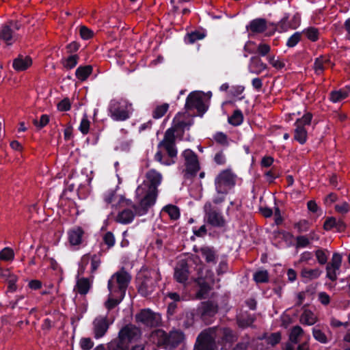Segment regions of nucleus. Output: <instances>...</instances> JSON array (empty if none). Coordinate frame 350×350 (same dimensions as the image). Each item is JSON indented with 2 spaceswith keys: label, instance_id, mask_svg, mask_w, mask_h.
<instances>
[{
  "label": "nucleus",
  "instance_id": "a19ab883",
  "mask_svg": "<svg viewBox=\"0 0 350 350\" xmlns=\"http://www.w3.org/2000/svg\"><path fill=\"white\" fill-rule=\"evenodd\" d=\"M312 335L314 339L321 343H327V338L326 335L320 329L317 327L312 329Z\"/></svg>",
  "mask_w": 350,
  "mask_h": 350
},
{
  "label": "nucleus",
  "instance_id": "bf43d9fd",
  "mask_svg": "<svg viewBox=\"0 0 350 350\" xmlns=\"http://www.w3.org/2000/svg\"><path fill=\"white\" fill-rule=\"evenodd\" d=\"M17 281V278L15 275H10L8 279V291L14 292L17 289V286L16 285V282Z\"/></svg>",
  "mask_w": 350,
  "mask_h": 350
},
{
  "label": "nucleus",
  "instance_id": "f8f14e48",
  "mask_svg": "<svg viewBox=\"0 0 350 350\" xmlns=\"http://www.w3.org/2000/svg\"><path fill=\"white\" fill-rule=\"evenodd\" d=\"M312 118V115L310 113H307L295 122L296 129H295L294 139L301 144L306 142L307 131L305 126L310 124Z\"/></svg>",
  "mask_w": 350,
  "mask_h": 350
},
{
  "label": "nucleus",
  "instance_id": "f03ea898",
  "mask_svg": "<svg viewBox=\"0 0 350 350\" xmlns=\"http://www.w3.org/2000/svg\"><path fill=\"white\" fill-rule=\"evenodd\" d=\"M191 125L190 122H185L180 119V116H176L173 120V125L171 128L168 129L164 135V137L158 145L159 148H163L168 156L173 159L177 155V150L175 148V132L183 133L186 128Z\"/></svg>",
  "mask_w": 350,
  "mask_h": 350
},
{
  "label": "nucleus",
  "instance_id": "b1692460",
  "mask_svg": "<svg viewBox=\"0 0 350 350\" xmlns=\"http://www.w3.org/2000/svg\"><path fill=\"white\" fill-rule=\"evenodd\" d=\"M332 66L329 59L325 56H321L315 59L314 70L317 75H321L327 67Z\"/></svg>",
  "mask_w": 350,
  "mask_h": 350
},
{
  "label": "nucleus",
  "instance_id": "bb28decb",
  "mask_svg": "<svg viewBox=\"0 0 350 350\" xmlns=\"http://www.w3.org/2000/svg\"><path fill=\"white\" fill-rule=\"evenodd\" d=\"M83 233L84 232L81 227H76L70 230L68 235L70 244L72 245L81 244Z\"/></svg>",
  "mask_w": 350,
  "mask_h": 350
},
{
  "label": "nucleus",
  "instance_id": "6e6d98bb",
  "mask_svg": "<svg viewBox=\"0 0 350 350\" xmlns=\"http://www.w3.org/2000/svg\"><path fill=\"white\" fill-rule=\"evenodd\" d=\"M295 227L297 228L299 232H304L309 229V223L307 220H301L295 224Z\"/></svg>",
  "mask_w": 350,
  "mask_h": 350
},
{
  "label": "nucleus",
  "instance_id": "a211bd4d",
  "mask_svg": "<svg viewBox=\"0 0 350 350\" xmlns=\"http://www.w3.org/2000/svg\"><path fill=\"white\" fill-rule=\"evenodd\" d=\"M267 28V21L264 18L254 19L246 27L247 30L251 32L249 33L250 36L251 33H261L264 32Z\"/></svg>",
  "mask_w": 350,
  "mask_h": 350
},
{
  "label": "nucleus",
  "instance_id": "5fc2aeb1",
  "mask_svg": "<svg viewBox=\"0 0 350 350\" xmlns=\"http://www.w3.org/2000/svg\"><path fill=\"white\" fill-rule=\"evenodd\" d=\"M49 117L47 115H42L39 122L36 119L33 120V124L39 129H42L45 126L49 123Z\"/></svg>",
  "mask_w": 350,
  "mask_h": 350
},
{
  "label": "nucleus",
  "instance_id": "5701e85b",
  "mask_svg": "<svg viewBox=\"0 0 350 350\" xmlns=\"http://www.w3.org/2000/svg\"><path fill=\"white\" fill-rule=\"evenodd\" d=\"M199 251L207 263L216 264L217 255L213 247L204 246L201 247Z\"/></svg>",
  "mask_w": 350,
  "mask_h": 350
},
{
  "label": "nucleus",
  "instance_id": "9d476101",
  "mask_svg": "<svg viewBox=\"0 0 350 350\" xmlns=\"http://www.w3.org/2000/svg\"><path fill=\"white\" fill-rule=\"evenodd\" d=\"M205 100L206 96L203 92H191L187 98L185 108L187 109H196L198 113L203 114L208 108Z\"/></svg>",
  "mask_w": 350,
  "mask_h": 350
},
{
  "label": "nucleus",
  "instance_id": "7c9ffc66",
  "mask_svg": "<svg viewBox=\"0 0 350 350\" xmlns=\"http://www.w3.org/2000/svg\"><path fill=\"white\" fill-rule=\"evenodd\" d=\"M254 321V317L247 314H242L237 318V325L241 328H245L251 326Z\"/></svg>",
  "mask_w": 350,
  "mask_h": 350
},
{
  "label": "nucleus",
  "instance_id": "13d9d810",
  "mask_svg": "<svg viewBox=\"0 0 350 350\" xmlns=\"http://www.w3.org/2000/svg\"><path fill=\"white\" fill-rule=\"evenodd\" d=\"M271 51V47L269 44L261 43L257 46V52L262 56L267 55Z\"/></svg>",
  "mask_w": 350,
  "mask_h": 350
},
{
  "label": "nucleus",
  "instance_id": "37998d69",
  "mask_svg": "<svg viewBox=\"0 0 350 350\" xmlns=\"http://www.w3.org/2000/svg\"><path fill=\"white\" fill-rule=\"evenodd\" d=\"M14 257V253L12 249L5 247L0 252V259L3 260H11Z\"/></svg>",
  "mask_w": 350,
  "mask_h": 350
},
{
  "label": "nucleus",
  "instance_id": "cd10ccee",
  "mask_svg": "<svg viewBox=\"0 0 350 350\" xmlns=\"http://www.w3.org/2000/svg\"><path fill=\"white\" fill-rule=\"evenodd\" d=\"M135 217V213L130 209L126 208L120 211L116 217L118 223L126 224L131 223Z\"/></svg>",
  "mask_w": 350,
  "mask_h": 350
},
{
  "label": "nucleus",
  "instance_id": "423d86ee",
  "mask_svg": "<svg viewBox=\"0 0 350 350\" xmlns=\"http://www.w3.org/2000/svg\"><path fill=\"white\" fill-rule=\"evenodd\" d=\"M157 274L154 271H143L137 277L138 292L144 297L150 295L157 285Z\"/></svg>",
  "mask_w": 350,
  "mask_h": 350
},
{
  "label": "nucleus",
  "instance_id": "72a5a7b5",
  "mask_svg": "<svg viewBox=\"0 0 350 350\" xmlns=\"http://www.w3.org/2000/svg\"><path fill=\"white\" fill-rule=\"evenodd\" d=\"M349 94V90H339L333 91L330 94V100L334 103L340 102L346 98Z\"/></svg>",
  "mask_w": 350,
  "mask_h": 350
},
{
  "label": "nucleus",
  "instance_id": "ea45409f",
  "mask_svg": "<svg viewBox=\"0 0 350 350\" xmlns=\"http://www.w3.org/2000/svg\"><path fill=\"white\" fill-rule=\"evenodd\" d=\"M243 116L240 110H235L233 114L229 118V122L234 125L238 126L241 124L243 122Z\"/></svg>",
  "mask_w": 350,
  "mask_h": 350
},
{
  "label": "nucleus",
  "instance_id": "20e7f679",
  "mask_svg": "<svg viewBox=\"0 0 350 350\" xmlns=\"http://www.w3.org/2000/svg\"><path fill=\"white\" fill-rule=\"evenodd\" d=\"M131 280L130 274L122 268L111 276L108 282V289L117 292L119 297H124Z\"/></svg>",
  "mask_w": 350,
  "mask_h": 350
},
{
  "label": "nucleus",
  "instance_id": "6ab92c4d",
  "mask_svg": "<svg viewBox=\"0 0 350 350\" xmlns=\"http://www.w3.org/2000/svg\"><path fill=\"white\" fill-rule=\"evenodd\" d=\"M202 318L205 319L206 317L214 316L218 311L217 305L211 301L202 303L199 308Z\"/></svg>",
  "mask_w": 350,
  "mask_h": 350
},
{
  "label": "nucleus",
  "instance_id": "7ed1b4c3",
  "mask_svg": "<svg viewBox=\"0 0 350 350\" xmlns=\"http://www.w3.org/2000/svg\"><path fill=\"white\" fill-rule=\"evenodd\" d=\"M185 334L180 329H172L169 333L163 329H156L150 334L151 340L158 347L172 350L180 345L185 340Z\"/></svg>",
  "mask_w": 350,
  "mask_h": 350
},
{
  "label": "nucleus",
  "instance_id": "774afa93",
  "mask_svg": "<svg viewBox=\"0 0 350 350\" xmlns=\"http://www.w3.org/2000/svg\"><path fill=\"white\" fill-rule=\"evenodd\" d=\"M214 160L219 165H223L226 162V158L222 152H217L215 155Z\"/></svg>",
  "mask_w": 350,
  "mask_h": 350
},
{
  "label": "nucleus",
  "instance_id": "1a4fd4ad",
  "mask_svg": "<svg viewBox=\"0 0 350 350\" xmlns=\"http://www.w3.org/2000/svg\"><path fill=\"white\" fill-rule=\"evenodd\" d=\"M234 185V178L230 170H224L216 177L215 189L218 194L226 195Z\"/></svg>",
  "mask_w": 350,
  "mask_h": 350
},
{
  "label": "nucleus",
  "instance_id": "4d7b16f0",
  "mask_svg": "<svg viewBox=\"0 0 350 350\" xmlns=\"http://www.w3.org/2000/svg\"><path fill=\"white\" fill-rule=\"evenodd\" d=\"M100 265V258L97 255L91 256V273H94Z\"/></svg>",
  "mask_w": 350,
  "mask_h": 350
},
{
  "label": "nucleus",
  "instance_id": "052dcab7",
  "mask_svg": "<svg viewBox=\"0 0 350 350\" xmlns=\"http://www.w3.org/2000/svg\"><path fill=\"white\" fill-rule=\"evenodd\" d=\"M80 35L84 40H88L93 36V31L85 26H81L80 28Z\"/></svg>",
  "mask_w": 350,
  "mask_h": 350
},
{
  "label": "nucleus",
  "instance_id": "f704fd0d",
  "mask_svg": "<svg viewBox=\"0 0 350 350\" xmlns=\"http://www.w3.org/2000/svg\"><path fill=\"white\" fill-rule=\"evenodd\" d=\"M321 274V271L319 269H303L301 275L303 278L313 280L318 278Z\"/></svg>",
  "mask_w": 350,
  "mask_h": 350
},
{
  "label": "nucleus",
  "instance_id": "f3484780",
  "mask_svg": "<svg viewBox=\"0 0 350 350\" xmlns=\"http://www.w3.org/2000/svg\"><path fill=\"white\" fill-rule=\"evenodd\" d=\"M216 333L215 337L218 339V342L221 344H232L237 340V335L228 327H215Z\"/></svg>",
  "mask_w": 350,
  "mask_h": 350
},
{
  "label": "nucleus",
  "instance_id": "79ce46f5",
  "mask_svg": "<svg viewBox=\"0 0 350 350\" xmlns=\"http://www.w3.org/2000/svg\"><path fill=\"white\" fill-rule=\"evenodd\" d=\"M268 278V272L265 270L258 271L254 274V280L257 283L266 282Z\"/></svg>",
  "mask_w": 350,
  "mask_h": 350
},
{
  "label": "nucleus",
  "instance_id": "8fccbe9b",
  "mask_svg": "<svg viewBox=\"0 0 350 350\" xmlns=\"http://www.w3.org/2000/svg\"><path fill=\"white\" fill-rule=\"evenodd\" d=\"M310 245V239L306 236H298L296 238V247H305Z\"/></svg>",
  "mask_w": 350,
  "mask_h": 350
},
{
  "label": "nucleus",
  "instance_id": "c9c22d12",
  "mask_svg": "<svg viewBox=\"0 0 350 350\" xmlns=\"http://www.w3.org/2000/svg\"><path fill=\"white\" fill-rule=\"evenodd\" d=\"M163 212L168 214L171 219L176 220L180 217L179 208L174 205H167L163 208Z\"/></svg>",
  "mask_w": 350,
  "mask_h": 350
},
{
  "label": "nucleus",
  "instance_id": "69168bd1",
  "mask_svg": "<svg viewBox=\"0 0 350 350\" xmlns=\"http://www.w3.org/2000/svg\"><path fill=\"white\" fill-rule=\"evenodd\" d=\"M318 297L320 302L323 305H327L330 301L329 296L325 292L319 293Z\"/></svg>",
  "mask_w": 350,
  "mask_h": 350
},
{
  "label": "nucleus",
  "instance_id": "c756f323",
  "mask_svg": "<svg viewBox=\"0 0 350 350\" xmlns=\"http://www.w3.org/2000/svg\"><path fill=\"white\" fill-rule=\"evenodd\" d=\"M109 291V297L105 305L108 310H111L120 304V302L123 299L124 297H119L117 292H113L112 290Z\"/></svg>",
  "mask_w": 350,
  "mask_h": 350
},
{
  "label": "nucleus",
  "instance_id": "f257e3e1",
  "mask_svg": "<svg viewBox=\"0 0 350 350\" xmlns=\"http://www.w3.org/2000/svg\"><path fill=\"white\" fill-rule=\"evenodd\" d=\"M146 178L149 184L144 183L139 185L136 189V196L140 198L138 206L133 205L136 214L144 215L148 208L152 206L156 201L157 196V187L161 184L162 176L160 173L154 170H151L146 174Z\"/></svg>",
  "mask_w": 350,
  "mask_h": 350
},
{
  "label": "nucleus",
  "instance_id": "e2e57ef3",
  "mask_svg": "<svg viewBox=\"0 0 350 350\" xmlns=\"http://www.w3.org/2000/svg\"><path fill=\"white\" fill-rule=\"evenodd\" d=\"M336 211L341 214H345L349 211V205L347 202H344L340 204H336L335 206Z\"/></svg>",
  "mask_w": 350,
  "mask_h": 350
},
{
  "label": "nucleus",
  "instance_id": "473e14b6",
  "mask_svg": "<svg viewBox=\"0 0 350 350\" xmlns=\"http://www.w3.org/2000/svg\"><path fill=\"white\" fill-rule=\"evenodd\" d=\"M92 72V66L88 65L85 66H80L76 70V77L80 81H85L88 79V77Z\"/></svg>",
  "mask_w": 350,
  "mask_h": 350
},
{
  "label": "nucleus",
  "instance_id": "09e8293b",
  "mask_svg": "<svg viewBox=\"0 0 350 350\" xmlns=\"http://www.w3.org/2000/svg\"><path fill=\"white\" fill-rule=\"evenodd\" d=\"M304 33L309 40L313 42L316 41L318 39L319 32L316 28H308L304 31Z\"/></svg>",
  "mask_w": 350,
  "mask_h": 350
},
{
  "label": "nucleus",
  "instance_id": "412c9836",
  "mask_svg": "<svg viewBox=\"0 0 350 350\" xmlns=\"http://www.w3.org/2000/svg\"><path fill=\"white\" fill-rule=\"evenodd\" d=\"M189 275L188 267L187 263L183 262L178 264L175 268L174 278L180 283L185 282Z\"/></svg>",
  "mask_w": 350,
  "mask_h": 350
},
{
  "label": "nucleus",
  "instance_id": "4be33fe9",
  "mask_svg": "<svg viewBox=\"0 0 350 350\" xmlns=\"http://www.w3.org/2000/svg\"><path fill=\"white\" fill-rule=\"evenodd\" d=\"M32 64L29 56L19 55L13 62V67L17 71H23L28 68Z\"/></svg>",
  "mask_w": 350,
  "mask_h": 350
},
{
  "label": "nucleus",
  "instance_id": "ddd939ff",
  "mask_svg": "<svg viewBox=\"0 0 350 350\" xmlns=\"http://www.w3.org/2000/svg\"><path fill=\"white\" fill-rule=\"evenodd\" d=\"M135 320L147 327H157L161 323V317L149 309H144L135 315Z\"/></svg>",
  "mask_w": 350,
  "mask_h": 350
},
{
  "label": "nucleus",
  "instance_id": "c03bdc74",
  "mask_svg": "<svg viewBox=\"0 0 350 350\" xmlns=\"http://www.w3.org/2000/svg\"><path fill=\"white\" fill-rule=\"evenodd\" d=\"M77 55H70L64 61V66L67 69H72L77 65Z\"/></svg>",
  "mask_w": 350,
  "mask_h": 350
},
{
  "label": "nucleus",
  "instance_id": "9b49d317",
  "mask_svg": "<svg viewBox=\"0 0 350 350\" xmlns=\"http://www.w3.org/2000/svg\"><path fill=\"white\" fill-rule=\"evenodd\" d=\"M141 330L135 325L129 324L123 327L119 332V342L122 345L129 347V344L139 340L141 337Z\"/></svg>",
  "mask_w": 350,
  "mask_h": 350
},
{
  "label": "nucleus",
  "instance_id": "e433bc0d",
  "mask_svg": "<svg viewBox=\"0 0 350 350\" xmlns=\"http://www.w3.org/2000/svg\"><path fill=\"white\" fill-rule=\"evenodd\" d=\"M169 109V104L163 103L157 105L152 111V117L154 119H159L162 118L167 111Z\"/></svg>",
  "mask_w": 350,
  "mask_h": 350
},
{
  "label": "nucleus",
  "instance_id": "0eeeda50",
  "mask_svg": "<svg viewBox=\"0 0 350 350\" xmlns=\"http://www.w3.org/2000/svg\"><path fill=\"white\" fill-rule=\"evenodd\" d=\"M131 104L125 100H112L109 107L111 118L116 121H124L130 116Z\"/></svg>",
  "mask_w": 350,
  "mask_h": 350
},
{
  "label": "nucleus",
  "instance_id": "4c0bfd02",
  "mask_svg": "<svg viewBox=\"0 0 350 350\" xmlns=\"http://www.w3.org/2000/svg\"><path fill=\"white\" fill-rule=\"evenodd\" d=\"M318 262L321 265H325L328 259V250L325 249H318L314 252Z\"/></svg>",
  "mask_w": 350,
  "mask_h": 350
},
{
  "label": "nucleus",
  "instance_id": "4468645a",
  "mask_svg": "<svg viewBox=\"0 0 350 350\" xmlns=\"http://www.w3.org/2000/svg\"><path fill=\"white\" fill-rule=\"evenodd\" d=\"M186 166V172L191 176L196 175L200 170V164L198 156L189 149L185 150L183 154Z\"/></svg>",
  "mask_w": 350,
  "mask_h": 350
},
{
  "label": "nucleus",
  "instance_id": "3c124183",
  "mask_svg": "<svg viewBox=\"0 0 350 350\" xmlns=\"http://www.w3.org/2000/svg\"><path fill=\"white\" fill-rule=\"evenodd\" d=\"M300 39L301 33L299 32H296L288 38L286 45L288 47H293L299 42Z\"/></svg>",
  "mask_w": 350,
  "mask_h": 350
},
{
  "label": "nucleus",
  "instance_id": "a18cd8bd",
  "mask_svg": "<svg viewBox=\"0 0 350 350\" xmlns=\"http://www.w3.org/2000/svg\"><path fill=\"white\" fill-rule=\"evenodd\" d=\"M90 126V122L88 120V117L86 115H85L81 120L80 126H79V131L83 134L86 135L89 132Z\"/></svg>",
  "mask_w": 350,
  "mask_h": 350
},
{
  "label": "nucleus",
  "instance_id": "603ef678",
  "mask_svg": "<svg viewBox=\"0 0 350 350\" xmlns=\"http://www.w3.org/2000/svg\"><path fill=\"white\" fill-rule=\"evenodd\" d=\"M268 61L269 64L276 69H282L285 66L283 62L280 61L279 59H275V56L269 57Z\"/></svg>",
  "mask_w": 350,
  "mask_h": 350
},
{
  "label": "nucleus",
  "instance_id": "dca6fc26",
  "mask_svg": "<svg viewBox=\"0 0 350 350\" xmlns=\"http://www.w3.org/2000/svg\"><path fill=\"white\" fill-rule=\"evenodd\" d=\"M93 333L95 338L98 339L105 336L109 327L107 316H98L92 323Z\"/></svg>",
  "mask_w": 350,
  "mask_h": 350
},
{
  "label": "nucleus",
  "instance_id": "0e129e2a",
  "mask_svg": "<svg viewBox=\"0 0 350 350\" xmlns=\"http://www.w3.org/2000/svg\"><path fill=\"white\" fill-rule=\"evenodd\" d=\"M337 224V219L335 217H329L324 223L323 227L326 230H329L335 227Z\"/></svg>",
  "mask_w": 350,
  "mask_h": 350
},
{
  "label": "nucleus",
  "instance_id": "680f3d73",
  "mask_svg": "<svg viewBox=\"0 0 350 350\" xmlns=\"http://www.w3.org/2000/svg\"><path fill=\"white\" fill-rule=\"evenodd\" d=\"M70 108V102L68 98H64L57 105V109L60 111H68Z\"/></svg>",
  "mask_w": 350,
  "mask_h": 350
},
{
  "label": "nucleus",
  "instance_id": "393cba45",
  "mask_svg": "<svg viewBox=\"0 0 350 350\" xmlns=\"http://www.w3.org/2000/svg\"><path fill=\"white\" fill-rule=\"evenodd\" d=\"M91 284L92 283L89 278H78L74 290L80 295H84L88 293L91 287Z\"/></svg>",
  "mask_w": 350,
  "mask_h": 350
},
{
  "label": "nucleus",
  "instance_id": "49530a36",
  "mask_svg": "<svg viewBox=\"0 0 350 350\" xmlns=\"http://www.w3.org/2000/svg\"><path fill=\"white\" fill-rule=\"evenodd\" d=\"M266 340L268 344L274 346L280 342L281 334L280 332L272 333Z\"/></svg>",
  "mask_w": 350,
  "mask_h": 350
},
{
  "label": "nucleus",
  "instance_id": "338daca9",
  "mask_svg": "<svg viewBox=\"0 0 350 350\" xmlns=\"http://www.w3.org/2000/svg\"><path fill=\"white\" fill-rule=\"evenodd\" d=\"M109 350H126L128 346L122 345L120 342H111L109 345Z\"/></svg>",
  "mask_w": 350,
  "mask_h": 350
},
{
  "label": "nucleus",
  "instance_id": "58836bf2",
  "mask_svg": "<svg viewBox=\"0 0 350 350\" xmlns=\"http://www.w3.org/2000/svg\"><path fill=\"white\" fill-rule=\"evenodd\" d=\"M205 37V33L200 31H193L188 33L185 37V41L189 44H193L199 40H202Z\"/></svg>",
  "mask_w": 350,
  "mask_h": 350
},
{
  "label": "nucleus",
  "instance_id": "de8ad7c7",
  "mask_svg": "<svg viewBox=\"0 0 350 350\" xmlns=\"http://www.w3.org/2000/svg\"><path fill=\"white\" fill-rule=\"evenodd\" d=\"M103 240L109 248L113 247L115 244V237L111 232H106L103 236Z\"/></svg>",
  "mask_w": 350,
  "mask_h": 350
},
{
  "label": "nucleus",
  "instance_id": "a878e982",
  "mask_svg": "<svg viewBox=\"0 0 350 350\" xmlns=\"http://www.w3.org/2000/svg\"><path fill=\"white\" fill-rule=\"evenodd\" d=\"M267 68L266 64L258 57H252L250 59V72L256 75L260 74L263 70Z\"/></svg>",
  "mask_w": 350,
  "mask_h": 350
},
{
  "label": "nucleus",
  "instance_id": "6e6552de",
  "mask_svg": "<svg viewBox=\"0 0 350 350\" xmlns=\"http://www.w3.org/2000/svg\"><path fill=\"white\" fill-rule=\"evenodd\" d=\"M215 327H209L203 330L198 336L194 350H215Z\"/></svg>",
  "mask_w": 350,
  "mask_h": 350
},
{
  "label": "nucleus",
  "instance_id": "2f4dec72",
  "mask_svg": "<svg viewBox=\"0 0 350 350\" xmlns=\"http://www.w3.org/2000/svg\"><path fill=\"white\" fill-rule=\"evenodd\" d=\"M304 334V329L299 325L293 326L290 331L289 340L293 344H297L299 338Z\"/></svg>",
  "mask_w": 350,
  "mask_h": 350
},
{
  "label": "nucleus",
  "instance_id": "2eb2a0df",
  "mask_svg": "<svg viewBox=\"0 0 350 350\" xmlns=\"http://www.w3.org/2000/svg\"><path fill=\"white\" fill-rule=\"evenodd\" d=\"M342 264V256L339 253L333 254L332 258L326 266V275L332 281L337 279V272Z\"/></svg>",
  "mask_w": 350,
  "mask_h": 350
},
{
  "label": "nucleus",
  "instance_id": "864d4df0",
  "mask_svg": "<svg viewBox=\"0 0 350 350\" xmlns=\"http://www.w3.org/2000/svg\"><path fill=\"white\" fill-rule=\"evenodd\" d=\"M80 345L83 350H90L94 346V342L90 338H83L81 339Z\"/></svg>",
  "mask_w": 350,
  "mask_h": 350
},
{
  "label": "nucleus",
  "instance_id": "39448f33",
  "mask_svg": "<svg viewBox=\"0 0 350 350\" xmlns=\"http://www.w3.org/2000/svg\"><path fill=\"white\" fill-rule=\"evenodd\" d=\"M203 210L204 212V221L214 228H224L226 224V221L221 211L213 205L210 202L204 204Z\"/></svg>",
  "mask_w": 350,
  "mask_h": 350
},
{
  "label": "nucleus",
  "instance_id": "aec40b11",
  "mask_svg": "<svg viewBox=\"0 0 350 350\" xmlns=\"http://www.w3.org/2000/svg\"><path fill=\"white\" fill-rule=\"evenodd\" d=\"M0 38L8 45H11L17 40V35L10 28V25L5 24L0 29Z\"/></svg>",
  "mask_w": 350,
  "mask_h": 350
},
{
  "label": "nucleus",
  "instance_id": "c85d7f7f",
  "mask_svg": "<svg viewBox=\"0 0 350 350\" xmlns=\"http://www.w3.org/2000/svg\"><path fill=\"white\" fill-rule=\"evenodd\" d=\"M299 321L304 325H312L317 321V317L311 310L304 309Z\"/></svg>",
  "mask_w": 350,
  "mask_h": 350
}]
</instances>
